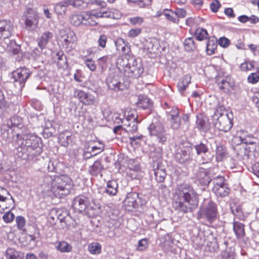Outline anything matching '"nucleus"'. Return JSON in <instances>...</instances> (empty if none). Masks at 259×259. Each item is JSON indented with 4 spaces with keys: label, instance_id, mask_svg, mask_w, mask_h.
I'll use <instances>...</instances> for the list:
<instances>
[{
    "label": "nucleus",
    "instance_id": "f257e3e1",
    "mask_svg": "<svg viewBox=\"0 0 259 259\" xmlns=\"http://www.w3.org/2000/svg\"><path fill=\"white\" fill-rule=\"evenodd\" d=\"M199 199L197 193L189 185L183 184L175 190L172 199V206L179 212H192L197 206Z\"/></svg>",
    "mask_w": 259,
    "mask_h": 259
},
{
    "label": "nucleus",
    "instance_id": "f03ea898",
    "mask_svg": "<svg viewBox=\"0 0 259 259\" xmlns=\"http://www.w3.org/2000/svg\"><path fill=\"white\" fill-rule=\"evenodd\" d=\"M42 179L41 186L45 194L61 198L69 194L72 182L68 176L46 175Z\"/></svg>",
    "mask_w": 259,
    "mask_h": 259
},
{
    "label": "nucleus",
    "instance_id": "7ed1b4c3",
    "mask_svg": "<svg viewBox=\"0 0 259 259\" xmlns=\"http://www.w3.org/2000/svg\"><path fill=\"white\" fill-rule=\"evenodd\" d=\"M16 141L18 156L27 159L39 155L42 152L39 145V138L32 134L20 135L16 133V137L12 139Z\"/></svg>",
    "mask_w": 259,
    "mask_h": 259
},
{
    "label": "nucleus",
    "instance_id": "20e7f679",
    "mask_svg": "<svg viewBox=\"0 0 259 259\" xmlns=\"http://www.w3.org/2000/svg\"><path fill=\"white\" fill-rule=\"evenodd\" d=\"M232 115L227 114L224 107H219L213 115L212 122L214 127L220 131L228 132L233 126Z\"/></svg>",
    "mask_w": 259,
    "mask_h": 259
},
{
    "label": "nucleus",
    "instance_id": "39448f33",
    "mask_svg": "<svg viewBox=\"0 0 259 259\" xmlns=\"http://www.w3.org/2000/svg\"><path fill=\"white\" fill-rule=\"evenodd\" d=\"M162 156V148L161 147H158L151 153L155 178L158 183L163 182L166 176L165 168L160 162Z\"/></svg>",
    "mask_w": 259,
    "mask_h": 259
},
{
    "label": "nucleus",
    "instance_id": "423d86ee",
    "mask_svg": "<svg viewBox=\"0 0 259 259\" xmlns=\"http://www.w3.org/2000/svg\"><path fill=\"white\" fill-rule=\"evenodd\" d=\"M148 129L149 135L153 141L161 145L165 144L168 135L161 124L158 122L152 123Z\"/></svg>",
    "mask_w": 259,
    "mask_h": 259
},
{
    "label": "nucleus",
    "instance_id": "0eeeda50",
    "mask_svg": "<svg viewBox=\"0 0 259 259\" xmlns=\"http://www.w3.org/2000/svg\"><path fill=\"white\" fill-rule=\"evenodd\" d=\"M217 206L210 200H205L198 212L199 217L205 218L210 223L213 222L217 219Z\"/></svg>",
    "mask_w": 259,
    "mask_h": 259
},
{
    "label": "nucleus",
    "instance_id": "6e6552de",
    "mask_svg": "<svg viewBox=\"0 0 259 259\" xmlns=\"http://www.w3.org/2000/svg\"><path fill=\"white\" fill-rule=\"evenodd\" d=\"M23 126L21 118L16 116L11 117L7 125L8 128L2 133L3 138L11 141L16 137V129H21Z\"/></svg>",
    "mask_w": 259,
    "mask_h": 259
},
{
    "label": "nucleus",
    "instance_id": "1a4fd4ad",
    "mask_svg": "<svg viewBox=\"0 0 259 259\" xmlns=\"http://www.w3.org/2000/svg\"><path fill=\"white\" fill-rule=\"evenodd\" d=\"M212 191L217 196L224 197L228 195L230 189L223 176H219L212 179Z\"/></svg>",
    "mask_w": 259,
    "mask_h": 259
},
{
    "label": "nucleus",
    "instance_id": "9d476101",
    "mask_svg": "<svg viewBox=\"0 0 259 259\" xmlns=\"http://www.w3.org/2000/svg\"><path fill=\"white\" fill-rule=\"evenodd\" d=\"M59 36L60 40L64 47L69 50L74 48L77 41L74 32L69 29H63L59 31Z\"/></svg>",
    "mask_w": 259,
    "mask_h": 259
},
{
    "label": "nucleus",
    "instance_id": "9b49d317",
    "mask_svg": "<svg viewBox=\"0 0 259 259\" xmlns=\"http://www.w3.org/2000/svg\"><path fill=\"white\" fill-rule=\"evenodd\" d=\"M192 147H178L175 153V159L181 164H188L193 160Z\"/></svg>",
    "mask_w": 259,
    "mask_h": 259
},
{
    "label": "nucleus",
    "instance_id": "f8f14e48",
    "mask_svg": "<svg viewBox=\"0 0 259 259\" xmlns=\"http://www.w3.org/2000/svg\"><path fill=\"white\" fill-rule=\"evenodd\" d=\"M31 74V72L30 70L25 67H20L13 72L12 75L16 86L17 83H18L19 90H21L24 87L26 81L30 77Z\"/></svg>",
    "mask_w": 259,
    "mask_h": 259
},
{
    "label": "nucleus",
    "instance_id": "ddd939ff",
    "mask_svg": "<svg viewBox=\"0 0 259 259\" xmlns=\"http://www.w3.org/2000/svg\"><path fill=\"white\" fill-rule=\"evenodd\" d=\"M119 74V71L115 70H110L106 81L107 85L109 89L115 91H118L123 89V85L121 82V77Z\"/></svg>",
    "mask_w": 259,
    "mask_h": 259
},
{
    "label": "nucleus",
    "instance_id": "4468645a",
    "mask_svg": "<svg viewBox=\"0 0 259 259\" xmlns=\"http://www.w3.org/2000/svg\"><path fill=\"white\" fill-rule=\"evenodd\" d=\"M23 16L25 26L28 30H33L38 27L39 17L32 9L27 8Z\"/></svg>",
    "mask_w": 259,
    "mask_h": 259
},
{
    "label": "nucleus",
    "instance_id": "2eb2a0df",
    "mask_svg": "<svg viewBox=\"0 0 259 259\" xmlns=\"http://www.w3.org/2000/svg\"><path fill=\"white\" fill-rule=\"evenodd\" d=\"M216 83L219 89L225 93L231 92L234 87V79L230 75L216 76Z\"/></svg>",
    "mask_w": 259,
    "mask_h": 259
},
{
    "label": "nucleus",
    "instance_id": "dca6fc26",
    "mask_svg": "<svg viewBox=\"0 0 259 259\" xmlns=\"http://www.w3.org/2000/svg\"><path fill=\"white\" fill-rule=\"evenodd\" d=\"M224 249L222 253L221 259H235L234 243L229 238H225L220 244Z\"/></svg>",
    "mask_w": 259,
    "mask_h": 259
},
{
    "label": "nucleus",
    "instance_id": "f3484780",
    "mask_svg": "<svg viewBox=\"0 0 259 259\" xmlns=\"http://www.w3.org/2000/svg\"><path fill=\"white\" fill-rule=\"evenodd\" d=\"M14 30L13 23L8 20H0V39L9 38Z\"/></svg>",
    "mask_w": 259,
    "mask_h": 259
},
{
    "label": "nucleus",
    "instance_id": "a211bd4d",
    "mask_svg": "<svg viewBox=\"0 0 259 259\" xmlns=\"http://www.w3.org/2000/svg\"><path fill=\"white\" fill-rule=\"evenodd\" d=\"M137 115L135 113H131L128 114L124 120V126L126 132L134 133L138 130V121H137Z\"/></svg>",
    "mask_w": 259,
    "mask_h": 259
},
{
    "label": "nucleus",
    "instance_id": "6ab92c4d",
    "mask_svg": "<svg viewBox=\"0 0 259 259\" xmlns=\"http://www.w3.org/2000/svg\"><path fill=\"white\" fill-rule=\"evenodd\" d=\"M74 96L85 105H93L96 101V98L94 95L81 90H76L74 92Z\"/></svg>",
    "mask_w": 259,
    "mask_h": 259
},
{
    "label": "nucleus",
    "instance_id": "aec40b11",
    "mask_svg": "<svg viewBox=\"0 0 259 259\" xmlns=\"http://www.w3.org/2000/svg\"><path fill=\"white\" fill-rule=\"evenodd\" d=\"M127 72H131L135 77L140 76L143 72L141 64H138L137 60L133 57H129Z\"/></svg>",
    "mask_w": 259,
    "mask_h": 259
},
{
    "label": "nucleus",
    "instance_id": "412c9836",
    "mask_svg": "<svg viewBox=\"0 0 259 259\" xmlns=\"http://www.w3.org/2000/svg\"><path fill=\"white\" fill-rule=\"evenodd\" d=\"M89 204L88 198L83 195L76 197L72 203V206L76 211L82 212L85 210Z\"/></svg>",
    "mask_w": 259,
    "mask_h": 259
},
{
    "label": "nucleus",
    "instance_id": "4be33fe9",
    "mask_svg": "<svg viewBox=\"0 0 259 259\" xmlns=\"http://www.w3.org/2000/svg\"><path fill=\"white\" fill-rule=\"evenodd\" d=\"M197 179L199 183L203 186H208L212 181L210 170L203 168H200L197 174Z\"/></svg>",
    "mask_w": 259,
    "mask_h": 259
},
{
    "label": "nucleus",
    "instance_id": "5701e85b",
    "mask_svg": "<svg viewBox=\"0 0 259 259\" xmlns=\"http://www.w3.org/2000/svg\"><path fill=\"white\" fill-rule=\"evenodd\" d=\"M233 231L238 239H242L245 235L244 224L238 221H234Z\"/></svg>",
    "mask_w": 259,
    "mask_h": 259
},
{
    "label": "nucleus",
    "instance_id": "b1692460",
    "mask_svg": "<svg viewBox=\"0 0 259 259\" xmlns=\"http://www.w3.org/2000/svg\"><path fill=\"white\" fill-rule=\"evenodd\" d=\"M227 149L223 145H218L215 149V158L218 162L222 161L228 157Z\"/></svg>",
    "mask_w": 259,
    "mask_h": 259
},
{
    "label": "nucleus",
    "instance_id": "393cba45",
    "mask_svg": "<svg viewBox=\"0 0 259 259\" xmlns=\"http://www.w3.org/2000/svg\"><path fill=\"white\" fill-rule=\"evenodd\" d=\"M115 46L117 50L122 53H128L130 51V45L122 38L117 39Z\"/></svg>",
    "mask_w": 259,
    "mask_h": 259
},
{
    "label": "nucleus",
    "instance_id": "a878e982",
    "mask_svg": "<svg viewBox=\"0 0 259 259\" xmlns=\"http://www.w3.org/2000/svg\"><path fill=\"white\" fill-rule=\"evenodd\" d=\"M71 133L67 131L61 133L59 136V142L64 147H67L72 141Z\"/></svg>",
    "mask_w": 259,
    "mask_h": 259
},
{
    "label": "nucleus",
    "instance_id": "bb28decb",
    "mask_svg": "<svg viewBox=\"0 0 259 259\" xmlns=\"http://www.w3.org/2000/svg\"><path fill=\"white\" fill-rule=\"evenodd\" d=\"M69 6L68 0H64L56 4L54 10L58 15H64Z\"/></svg>",
    "mask_w": 259,
    "mask_h": 259
},
{
    "label": "nucleus",
    "instance_id": "cd10ccee",
    "mask_svg": "<svg viewBox=\"0 0 259 259\" xmlns=\"http://www.w3.org/2000/svg\"><path fill=\"white\" fill-rule=\"evenodd\" d=\"M118 184L115 180L109 181L107 182L105 192L109 195L114 196L118 191Z\"/></svg>",
    "mask_w": 259,
    "mask_h": 259
},
{
    "label": "nucleus",
    "instance_id": "c85d7f7f",
    "mask_svg": "<svg viewBox=\"0 0 259 259\" xmlns=\"http://www.w3.org/2000/svg\"><path fill=\"white\" fill-rule=\"evenodd\" d=\"M8 196H10L11 199H13L9 192L2 189V192H0V209L2 210H4L8 207L6 205V201L8 200Z\"/></svg>",
    "mask_w": 259,
    "mask_h": 259
},
{
    "label": "nucleus",
    "instance_id": "c756f323",
    "mask_svg": "<svg viewBox=\"0 0 259 259\" xmlns=\"http://www.w3.org/2000/svg\"><path fill=\"white\" fill-rule=\"evenodd\" d=\"M103 169V166L100 160L95 161L94 164L90 167V172L93 176H97L100 174Z\"/></svg>",
    "mask_w": 259,
    "mask_h": 259
},
{
    "label": "nucleus",
    "instance_id": "7c9ffc66",
    "mask_svg": "<svg viewBox=\"0 0 259 259\" xmlns=\"http://www.w3.org/2000/svg\"><path fill=\"white\" fill-rule=\"evenodd\" d=\"M53 37V34L49 31L44 32L39 39L38 46L41 48H44Z\"/></svg>",
    "mask_w": 259,
    "mask_h": 259
},
{
    "label": "nucleus",
    "instance_id": "2f4dec72",
    "mask_svg": "<svg viewBox=\"0 0 259 259\" xmlns=\"http://www.w3.org/2000/svg\"><path fill=\"white\" fill-rule=\"evenodd\" d=\"M69 6L78 9H84L88 6L89 3L83 0H68Z\"/></svg>",
    "mask_w": 259,
    "mask_h": 259
},
{
    "label": "nucleus",
    "instance_id": "473e14b6",
    "mask_svg": "<svg viewBox=\"0 0 259 259\" xmlns=\"http://www.w3.org/2000/svg\"><path fill=\"white\" fill-rule=\"evenodd\" d=\"M70 23L74 26H79L83 24V14H75L70 18Z\"/></svg>",
    "mask_w": 259,
    "mask_h": 259
},
{
    "label": "nucleus",
    "instance_id": "72a5a7b5",
    "mask_svg": "<svg viewBox=\"0 0 259 259\" xmlns=\"http://www.w3.org/2000/svg\"><path fill=\"white\" fill-rule=\"evenodd\" d=\"M197 127L199 130L206 131L208 128L206 125V119L202 114L197 116L196 120Z\"/></svg>",
    "mask_w": 259,
    "mask_h": 259
},
{
    "label": "nucleus",
    "instance_id": "f704fd0d",
    "mask_svg": "<svg viewBox=\"0 0 259 259\" xmlns=\"http://www.w3.org/2000/svg\"><path fill=\"white\" fill-rule=\"evenodd\" d=\"M94 18H110L112 16V13L109 11H103L100 10L99 12L93 11L92 12H89Z\"/></svg>",
    "mask_w": 259,
    "mask_h": 259
},
{
    "label": "nucleus",
    "instance_id": "c9c22d12",
    "mask_svg": "<svg viewBox=\"0 0 259 259\" xmlns=\"http://www.w3.org/2000/svg\"><path fill=\"white\" fill-rule=\"evenodd\" d=\"M57 250L62 252H69L72 250V246L65 241L59 242L56 246Z\"/></svg>",
    "mask_w": 259,
    "mask_h": 259
},
{
    "label": "nucleus",
    "instance_id": "e433bc0d",
    "mask_svg": "<svg viewBox=\"0 0 259 259\" xmlns=\"http://www.w3.org/2000/svg\"><path fill=\"white\" fill-rule=\"evenodd\" d=\"M138 106L143 109L149 108L152 106V103L150 99L146 97H139Z\"/></svg>",
    "mask_w": 259,
    "mask_h": 259
},
{
    "label": "nucleus",
    "instance_id": "4c0bfd02",
    "mask_svg": "<svg viewBox=\"0 0 259 259\" xmlns=\"http://www.w3.org/2000/svg\"><path fill=\"white\" fill-rule=\"evenodd\" d=\"M20 45H17L14 40H9V45H8L7 49L13 53V54L16 55L19 54L21 50Z\"/></svg>",
    "mask_w": 259,
    "mask_h": 259
},
{
    "label": "nucleus",
    "instance_id": "58836bf2",
    "mask_svg": "<svg viewBox=\"0 0 259 259\" xmlns=\"http://www.w3.org/2000/svg\"><path fill=\"white\" fill-rule=\"evenodd\" d=\"M89 252L93 254H99L101 252V245L98 242H93L88 246Z\"/></svg>",
    "mask_w": 259,
    "mask_h": 259
},
{
    "label": "nucleus",
    "instance_id": "ea45409f",
    "mask_svg": "<svg viewBox=\"0 0 259 259\" xmlns=\"http://www.w3.org/2000/svg\"><path fill=\"white\" fill-rule=\"evenodd\" d=\"M163 14L168 20L171 21L174 23H177L179 20V19H178L177 16H176L175 11L169 10H164Z\"/></svg>",
    "mask_w": 259,
    "mask_h": 259
},
{
    "label": "nucleus",
    "instance_id": "a19ab883",
    "mask_svg": "<svg viewBox=\"0 0 259 259\" xmlns=\"http://www.w3.org/2000/svg\"><path fill=\"white\" fill-rule=\"evenodd\" d=\"M97 23L94 20V18L90 15L89 12H87L83 14V25L95 26Z\"/></svg>",
    "mask_w": 259,
    "mask_h": 259
},
{
    "label": "nucleus",
    "instance_id": "79ce46f5",
    "mask_svg": "<svg viewBox=\"0 0 259 259\" xmlns=\"http://www.w3.org/2000/svg\"><path fill=\"white\" fill-rule=\"evenodd\" d=\"M217 44L213 39H208L206 46V52L209 55H211L214 53L217 48Z\"/></svg>",
    "mask_w": 259,
    "mask_h": 259
},
{
    "label": "nucleus",
    "instance_id": "37998d69",
    "mask_svg": "<svg viewBox=\"0 0 259 259\" xmlns=\"http://www.w3.org/2000/svg\"><path fill=\"white\" fill-rule=\"evenodd\" d=\"M194 148L198 155L205 154L208 151L207 146L202 143L194 145Z\"/></svg>",
    "mask_w": 259,
    "mask_h": 259
},
{
    "label": "nucleus",
    "instance_id": "c03bdc74",
    "mask_svg": "<svg viewBox=\"0 0 259 259\" xmlns=\"http://www.w3.org/2000/svg\"><path fill=\"white\" fill-rule=\"evenodd\" d=\"M195 35L197 39L198 40H202L207 38L208 33L205 29L201 28H198L195 31Z\"/></svg>",
    "mask_w": 259,
    "mask_h": 259
},
{
    "label": "nucleus",
    "instance_id": "a18cd8bd",
    "mask_svg": "<svg viewBox=\"0 0 259 259\" xmlns=\"http://www.w3.org/2000/svg\"><path fill=\"white\" fill-rule=\"evenodd\" d=\"M59 162L56 159H51L50 160L48 165V169L51 172H57L58 170V166Z\"/></svg>",
    "mask_w": 259,
    "mask_h": 259
},
{
    "label": "nucleus",
    "instance_id": "49530a36",
    "mask_svg": "<svg viewBox=\"0 0 259 259\" xmlns=\"http://www.w3.org/2000/svg\"><path fill=\"white\" fill-rule=\"evenodd\" d=\"M184 45L186 51H190L193 50L195 48L193 38L192 37H188L185 39Z\"/></svg>",
    "mask_w": 259,
    "mask_h": 259
},
{
    "label": "nucleus",
    "instance_id": "de8ad7c7",
    "mask_svg": "<svg viewBox=\"0 0 259 259\" xmlns=\"http://www.w3.org/2000/svg\"><path fill=\"white\" fill-rule=\"evenodd\" d=\"M232 211L237 219L239 220L243 219L244 214L240 206H234L232 207Z\"/></svg>",
    "mask_w": 259,
    "mask_h": 259
},
{
    "label": "nucleus",
    "instance_id": "09e8293b",
    "mask_svg": "<svg viewBox=\"0 0 259 259\" xmlns=\"http://www.w3.org/2000/svg\"><path fill=\"white\" fill-rule=\"evenodd\" d=\"M104 149V144L101 142H99L98 146H95L92 147V151H91V156H88V158L91 156L96 155L97 154L103 151Z\"/></svg>",
    "mask_w": 259,
    "mask_h": 259
},
{
    "label": "nucleus",
    "instance_id": "8fccbe9b",
    "mask_svg": "<svg viewBox=\"0 0 259 259\" xmlns=\"http://www.w3.org/2000/svg\"><path fill=\"white\" fill-rule=\"evenodd\" d=\"M129 171L137 172L140 169V166L138 163L135 162L134 159H130L128 161ZM128 172H130L128 171Z\"/></svg>",
    "mask_w": 259,
    "mask_h": 259
},
{
    "label": "nucleus",
    "instance_id": "3c124183",
    "mask_svg": "<svg viewBox=\"0 0 259 259\" xmlns=\"http://www.w3.org/2000/svg\"><path fill=\"white\" fill-rule=\"evenodd\" d=\"M254 67V62H245L241 64L240 69L242 71H247L252 70Z\"/></svg>",
    "mask_w": 259,
    "mask_h": 259
},
{
    "label": "nucleus",
    "instance_id": "603ef678",
    "mask_svg": "<svg viewBox=\"0 0 259 259\" xmlns=\"http://www.w3.org/2000/svg\"><path fill=\"white\" fill-rule=\"evenodd\" d=\"M148 246V240L142 239L138 241L137 249L139 251L145 250Z\"/></svg>",
    "mask_w": 259,
    "mask_h": 259
},
{
    "label": "nucleus",
    "instance_id": "864d4df0",
    "mask_svg": "<svg viewBox=\"0 0 259 259\" xmlns=\"http://www.w3.org/2000/svg\"><path fill=\"white\" fill-rule=\"evenodd\" d=\"M171 127L174 130H178L181 125V119L180 117L169 118Z\"/></svg>",
    "mask_w": 259,
    "mask_h": 259
},
{
    "label": "nucleus",
    "instance_id": "5fc2aeb1",
    "mask_svg": "<svg viewBox=\"0 0 259 259\" xmlns=\"http://www.w3.org/2000/svg\"><path fill=\"white\" fill-rule=\"evenodd\" d=\"M86 66L92 71H95L96 70V65L95 62L92 59H86L84 61Z\"/></svg>",
    "mask_w": 259,
    "mask_h": 259
},
{
    "label": "nucleus",
    "instance_id": "6e6d98bb",
    "mask_svg": "<svg viewBox=\"0 0 259 259\" xmlns=\"http://www.w3.org/2000/svg\"><path fill=\"white\" fill-rule=\"evenodd\" d=\"M129 62V58L124 57V58H119L117 61V64L119 65L120 66L122 67L123 68H125V71H127V67L128 64Z\"/></svg>",
    "mask_w": 259,
    "mask_h": 259
},
{
    "label": "nucleus",
    "instance_id": "4d7b16f0",
    "mask_svg": "<svg viewBox=\"0 0 259 259\" xmlns=\"http://www.w3.org/2000/svg\"><path fill=\"white\" fill-rule=\"evenodd\" d=\"M17 228L19 229L22 230L25 225L26 221L24 218L22 216H18L16 219Z\"/></svg>",
    "mask_w": 259,
    "mask_h": 259
},
{
    "label": "nucleus",
    "instance_id": "13d9d810",
    "mask_svg": "<svg viewBox=\"0 0 259 259\" xmlns=\"http://www.w3.org/2000/svg\"><path fill=\"white\" fill-rule=\"evenodd\" d=\"M14 214L11 211H8L6 213L3 217L4 221L7 223L12 222L14 220Z\"/></svg>",
    "mask_w": 259,
    "mask_h": 259
},
{
    "label": "nucleus",
    "instance_id": "bf43d9fd",
    "mask_svg": "<svg viewBox=\"0 0 259 259\" xmlns=\"http://www.w3.org/2000/svg\"><path fill=\"white\" fill-rule=\"evenodd\" d=\"M259 76L256 73H251L247 77V80L249 83L254 84L258 81Z\"/></svg>",
    "mask_w": 259,
    "mask_h": 259
},
{
    "label": "nucleus",
    "instance_id": "052dcab7",
    "mask_svg": "<svg viewBox=\"0 0 259 259\" xmlns=\"http://www.w3.org/2000/svg\"><path fill=\"white\" fill-rule=\"evenodd\" d=\"M168 112V116L169 118H173L179 117V110L178 108L174 107L172 108L170 111H166Z\"/></svg>",
    "mask_w": 259,
    "mask_h": 259
},
{
    "label": "nucleus",
    "instance_id": "680f3d73",
    "mask_svg": "<svg viewBox=\"0 0 259 259\" xmlns=\"http://www.w3.org/2000/svg\"><path fill=\"white\" fill-rule=\"evenodd\" d=\"M221 7V4L218 0L213 1L210 4V9L214 13H216Z\"/></svg>",
    "mask_w": 259,
    "mask_h": 259
},
{
    "label": "nucleus",
    "instance_id": "e2e57ef3",
    "mask_svg": "<svg viewBox=\"0 0 259 259\" xmlns=\"http://www.w3.org/2000/svg\"><path fill=\"white\" fill-rule=\"evenodd\" d=\"M141 32V29L140 28H135L131 29L128 33V36L130 37H135L140 34Z\"/></svg>",
    "mask_w": 259,
    "mask_h": 259
},
{
    "label": "nucleus",
    "instance_id": "0e129e2a",
    "mask_svg": "<svg viewBox=\"0 0 259 259\" xmlns=\"http://www.w3.org/2000/svg\"><path fill=\"white\" fill-rule=\"evenodd\" d=\"M8 102L6 101L3 93L0 91V108H5L8 107Z\"/></svg>",
    "mask_w": 259,
    "mask_h": 259
},
{
    "label": "nucleus",
    "instance_id": "69168bd1",
    "mask_svg": "<svg viewBox=\"0 0 259 259\" xmlns=\"http://www.w3.org/2000/svg\"><path fill=\"white\" fill-rule=\"evenodd\" d=\"M130 22L133 25L141 24L143 22V18L141 17H135L130 19Z\"/></svg>",
    "mask_w": 259,
    "mask_h": 259
},
{
    "label": "nucleus",
    "instance_id": "338daca9",
    "mask_svg": "<svg viewBox=\"0 0 259 259\" xmlns=\"http://www.w3.org/2000/svg\"><path fill=\"white\" fill-rule=\"evenodd\" d=\"M133 195H130L126 198L124 202L125 203H127V205L130 206H132V207H135V205L136 204V201L133 197H132V196Z\"/></svg>",
    "mask_w": 259,
    "mask_h": 259
},
{
    "label": "nucleus",
    "instance_id": "774afa93",
    "mask_svg": "<svg viewBox=\"0 0 259 259\" xmlns=\"http://www.w3.org/2000/svg\"><path fill=\"white\" fill-rule=\"evenodd\" d=\"M229 44L230 40L225 37H221L219 39V44L223 48L227 47Z\"/></svg>",
    "mask_w": 259,
    "mask_h": 259
}]
</instances>
